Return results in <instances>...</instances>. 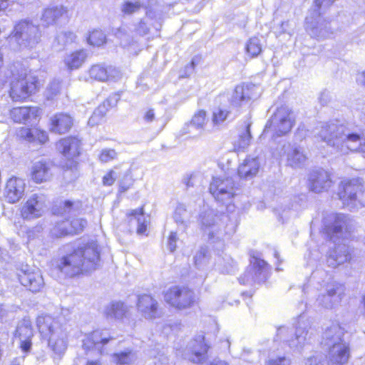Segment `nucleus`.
<instances>
[{
  "instance_id": "f257e3e1",
  "label": "nucleus",
  "mask_w": 365,
  "mask_h": 365,
  "mask_svg": "<svg viewBox=\"0 0 365 365\" xmlns=\"http://www.w3.org/2000/svg\"><path fill=\"white\" fill-rule=\"evenodd\" d=\"M209 190L217 202L226 205L230 215L207 207L200 214L198 221L208 241L212 244L219 243V247H223L225 242L236 231L237 215L235 213V205L232 202L237 195V187L231 178L214 177Z\"/></svg>"
},
{
  "instance_id": "f03ea898",
  "label": "nucleus",
  "mask_w": 365,
  "mask_h": 365,
  "mask_svg": "<svg viewBox=\"0 0 365 365\" xmlns=\"http://www.w3.org/2000/svg\"><path fill=\"white\" fill-rule=\"evenodd\" d=\"M354 229V222L349 216L341 213H331L323 220V231L334 242V247L327 256L329 267L335 268L349 261L351 250L344 242L336 243V240L347 239Z\"/></svg>"
},
{
  "instance_id": "7ed1b4c3",
  "label": "nucleus",
  "mask_w": 365,
  "mask_h": 365,
  "mask_svg": "<svg viewBox=\"0 0 365 365\" xmlns=\"http://www.w3.org/2000/svg\"><path fill=\"white\" fill-rule=\"evenodd\" d=\"M313 133L315 138L341 154H347L349 151L365 153V133L350 132L338 121L322 123Z\"/></svg>"
},
{
  "instance_id": "20e7f679",
  "label": "nucleus",
  "mask_w": 365,
  "mask_h": 365,
  "mask_svg": "<svg viewBox=\"0 0 365 365\" xmlns=\"http://www.w3.org/2000/svg\"><path fill=\"white\" fill-rule=\"evenodd\" d=\"M344 329L339 323L332 322L322 335L321 344L329 349L328 358L321 352H315L307 358L305 365H344L350 356L349 346L344 339Z\"/></svg>"
},
{
  "instance_id": "39448f33",
  "label": "nucleus",
  "mask_w": 365,
  "mask_h": 365,
  "mask_svg": "<svg viewBox=\"0 0 365 365\" xmlns=\"http://www.w3.org/2000/svg\"><path fill=\"white\" fill-rule=\"evenodd\" d=\"M99 261L98 244L96 241H91L72 253L63 256L58 260L57 267L66 277H73L96 269Z\"/></svg>"
},
{
  "instance_id": "423d86ee",
  "label": "nucleus",
  "mask_w": 365,
  "mask_h": 365,
  "mask_svg": "<svg viewBox=\"0 0 365 365\" xmlns=\"http://www.w3.org/2000/svg\"><path fill=\"white\" fill-rule=\"evenodd\" d=\"M338 289L339 284L332 280L331 274L328 271L317 268L304 284L302 292L310 301L311 298L316 296L317 292H319L316 299L318 306L331 309L339 301L336 294Z\"/></svg>"
},
{
  "instance_id": "0eeeda50",
  "label": "nucleus",
  "mask_w": 365,
  "mask_h": 365,
  "mask_svg": "<svg viewBox=\"0 0 365 365\" xmlns=\"http://www.w3.org/2000/svg\"><path fill=\"white\" fill-rule=\"evenodd\" d=\"M259 88L255 84H242L237 86L230 97L229 109L225 107L214 108L212 115V123L216 128H220L227 119H234L238 115V110L233 111L235 108L241 107L249 103L250 100L259 96Z\"/></svg>"
},
{
  "instance_id": "6e6552de",
  "label": "nucleus",
  "mask_w": 365,
  "mask_h": 365,
  "mask_svg": "<svg viewBox=\"0 0 365 365\" xmlns=\"http://www.w3.org/2000/svg\"><path fill=\"white\" fill-rule=\"evenodd\" d=\"M36 325L41 336L48 339V346L54 354V359H61L67 349L66 329L49 315L38 316Z\"/></svg>"
},
{
  "instance_id": "1a4fd4ad",
  "label": "nucleus",
  "mask_w": 365,
  "mask_h": 365,
  "mask_svg": "<svg viewBox=\"0 0 365 365\" xmlns=\"http://www.w3.org/2000/svg\"><path fill=\"white\" fill-rule=\"evenodd\" d=\"M311 327L309 321L304 314L298 317L293 329L282 326L277 329V337L286 342L294 352L301 353L304 347L312 342Z\"/></svg>"
},
{
  "instance_id": "9d476101",
  "label": "nucleus",
  "mask_w": 365,
  "mask_h": 365,
  "mask_svg": "<svg viewBox=\"0 0 365 365\" xmlns=\"http://www.w3.org/2000/svg\"><path fill=\"white\" fill-rule=\"evenodd\" d=\"M294 123L293 113L287 106L277 108L266 123L262 137L274 139L276 137L284 135L291 130Z\"/></svg>"
},
{
  "instance_id": "9b49d317",
  "label": "nucleus",
  "mask_w": 365,
  "mask_h": 365,
  "mask_svg": "<svg viewBox=\"0 0 365 365\" xmlns=\"http://www.w3.org/2000/svg\"><path fill=\"white\" fill-rule=\"evenodd\" d=\"M338 195L344 205L351 210L365 205V192L356 180L342 182Z\"/></svg>"
},
{
  "instance_id": "f8f14e48",
  "label": "nucleus",
  "mask_w": 365,
  "mask_h": 365,
  "mask_svg": "<svg viewBox=\"0 0 365 365\" xmlns=\"http://www.w3.org/2000/svg\"><path fill=\"white\" fill-rule=\"evenodd\" d=\"M41 37L38 26L30 21H20L14 27L10 41H16L20 47L32 48L36 45Z\"/></svg>"
},
{
  "instance_id": "ddd939ff",
  "label": "nucleus",
  "mask_w": 365,
  "mask_h": 365,
  "mask_svg": "<svg viewBox=\"0 0 365 365\" xmlns=\"http://www.w3.org/2000/svg\"><path fill=\"white\" fill-rule=\"evenodd\" d=\"M270 266L264 259L253 256L250 266L242 276L239 278L242 284H261L264 282L270 274Z\"/></svg>"
},
{
  "instance_id": "4468645a",
  "label": "nucleus",
  "mask_w": 365,
  "mask_h": 365,
  "mask_svg": "<svg viewBox=\"0 0 365 365\" xmlns=\"http://www.w3.org/2000/svg\"><path fill=\"white\" fill-rule=\"evenodd\" d=\"M39 86L40 82L36 76L25 73L23 77L11 83L10 96L13 101H23L35 92Z\"/></svg>"
},
{
  "instance_id": "2eb2a0df",
  "label": "nucleus",
  "mask_w": 365,
  "mask_h": 365,
  "mask_svg": "<svg viewBox=\"0 0 365 365\" xmlns=\"http://www.w3.org/2000/svg\"><path fill=\"white\" fill-rule=\"evenodd\" d=\"M165 300L171 306L184 309L191 307L195 302V294L186 287L173 286L165 293Z\"/></svg>"
},
{
  "instance_id": "dca6fc26",
  "label": "nucleus",
  "mask_w": 365,
  "mask_h": 365,
  "mask_svg": "<svg viewBox=\"0 0 365 365\" xmlns=\"http://www.w3.org/2000/svg\"><path fill=\"white\" fill-rule=\"evenodd\" d=\"M48 200L41 193L31 195L22 206L21 213L24 219L33 220L41 217L47 210Z\"/></svg>"
},
{
  "instance_id": "f3484780",
  "label": "nucleus",
  "mask_w": 365,
  "mask_h": 365,
  "mask_svg": "<svg viewBox=\"0 0 365 365\" xmlns=\"http://www.w3.org/2000/svg\"><path fill=\"white\" fill-rule=\"evenodd\" d=\"M305 29L309 35L317 39H325L331 35L328 23L320 16V12L313 11L305 19Z\"/></svg>"
},
{
  "instance_id": "a211bd4d",
  "label": "nucleus",
  "mask_w": 365,
  "mask_h": 365,
  "mask_svg": "<svg viewBox=\"0 0 365 365\" xmlns=\"http://www.w3.org/2000/svg\"><path fill=\"white\" fill-rule=\"evenodd\" d=\"M20 283L32 292H39L44 286L42 274L38 269L28 264L21 267L17 273Z\"/></svg>"
},
{
  "instance_id": "6ab92c4d",
  "label": "nucleus",
  "mask_w": 365,
  "mask_h": 365,
  "mask_svg": "<svg viewBox=\"0 0 365 365\" xmlns=\"http://www.w3.org/2000/svg\"><path fill=\"white\" fill-rule=\"evenodd\" d=\"M208 348L204 336L199 335L189 342L182 357L192 363L202 364L206 359Z\"/></svg>"
},
{
  "instance_id": "aec40b11",
  "label": "nucleus",
  "mask_w": 365,
  "mask_h": 365,
  "mask_svg": "<svg viewBox=\"0 0 365 365\" xmlns=\"http://www.w3.org/2000/svg\"><path fill=\"white\" fill-rule=\"evenodd\" d=\"M113 339L108 330H95L85 335L82 347L86 352L96 350L102 355L104 354L103 346Z\"/></svg>"
},
{
  "instance_id": "412c9836",
  "label": "nucleus",
  "mask_w": 365,
  "mask_h": 365,
  "mask_svg": "<svg viewBox=\"0 0 365 365\" xmlns=\"http://www.w3.org/2000/svg\"><path fill=\"white\" fill-rule=\"evenodd\" d=\"M26 183L24 180L12 177L9 178L5 185L3 197L9 203H16L24 195Z\"/></svg>"
},
{
  "instance_id": "4be33fe9",
  "label": "nucleus",
  "mask_w": 365,
  "mask_h": 365,
  "mask_svg": "<svg viewBox=\"0 0 365 365\" xmlns=\"http://www.w3.org/2000/svg\"><path fill=\"white\" fill-rule=\"evenodd\" d=\"M137 307L139 313L145 319H152L160 317L158 302L151 295H140Z\"/></svg>"
},
{
  "instance_id": "5701e85b",
  "label": "nucleus",
  "mask_w": 365,
  "mask_h": 365,
  "mask_svg": "<svg viewBox=\"0 0 365 365\" xmlns=\"http://www.w3.org/2000/svg\"><path fill=\"white\" fill-rule=\"evenodd\" d=\"M331 184L329 173L323 169L313 170L309 175V186L314 192L327 191Z\"/></svg>"
},
{
  "instance_id": "b1692460",
  "label": "nucleus",
  "mask_w": 365,
  "mask_h": 365,
  "mask_svg": "<svg viewBox=\"0 0 365 365\" xmlns=\"http://www.w3.org/2000/svg\"><path fill=\"white\" fill-rule=\"evenodd\" d=\"M80 146L81 140L72 136L62 138L56 144L58 150L68 159L78 156Z\"/></svg>"
},
{
  "instance_id": "393cba45",
  "label": "nucleus",
  "mask_w": 365,
  "mask_h": 365,
  "mask_svg": "<svg viewBox=\"0 0 365 365\" xmlns=\"http://www.w3.org/2000/svg\"><path fill=\"white\" fill-rule=\"evenodd\" d=\"M41 110L38 107H17L11 110L10 115L16 123H26L39 117Z\"/></svg>"
},
{
  "instance_id": "a878e982",
  "label": "nucleus",
  "mask_w": 365,
  "mask_h": 365,
  "mask_svg": "<svg viewBox=\"0 0 365 365\" xmlns=\"http://www.w3.org/2000/svg\"><path fill=\"white\" fill-rule=\"evenodd\" d=\"M72 125L73 118L67 113H59L50 118V130L55 133H65L71 128Z\"/></svg>"
},
{
  "instance_id": "bb28decb",
  "label": "nucleus",
  "mask_w": 365,
  "mask_h": 365,
  "mask_svg": "<svg viewBox=\"0 0 365 365\" xmlns=\"http://www.w3.org/2000/svg\"><path fill=\"white\" fill-rule=\"evenodd\" d=\"M259 167V158L249 155L238 167L239 177L245 180H250L258 173Z\"/></svg>"
},
{
  "instance_id": "cd10ccee",
  "label": "nucleus",
  "mask_w": 365,
  "mask_h": 365,
  "mask_svg": "<svg viewBox=\"0 0 365 365\" xmlns=\"http://www.w3.org/2000/svg\"><path fill=\"white\" fill-rule=\"evenodd\" d=\"M206 121V112L200 110L194 114L189 123L185 125L182 132L183 134L200 135L204 129Z\"/></svg>"
},
{
  "instance_id": "c85d7f7f",
  "label": "nucleus",
  "mask_w": 365,
  "mask_h": 365,
  "mask_svg": "<svg viewBox=\"0 0 365 365\" xmlns=\"http://www.w3.org/2000/svg\"><path fill=\"white\" fill-rule=\"evenodd\" d=\"M127 217L130 225L137 226L138 234L142 235L145 232L148 221L142 207L131 210Z\"/></svg>"
},
{
  "instance_id": "c756f323",
  "label": "nucleus",
  "mask_w": 365,
  "mask_h": 365,
  "mask_svg": "<svg viewBox=\"0 0 365 365\" xmlns=\"http://www.w3.org/2000/svg\"><path fill=\"white\" fill-rule=\"evenodd\" d=\"M18 135L20 138L29 142L38 141L41 144L45 143L48 139V134L46 131L36 128H22L19 131Z\"/></svg>"
},
{
  "instance_id": "7c9ffc66",
  "label": "nucleus",
  "mask_w": 365,
  "mask_h": 365,
  "mask_svg": "<svg viewBox=\"0 0 365 365\" xmlns=\"http://www.w3.org/2000/svg\"><path fill=\"white\" fill-rule=\"evenodd\" d=\"M49 165L44 161H38L34 163L31 168V178L37 183L47 181L50 179Z\"/></svg>"
},
{
  "instance_id": "2f4dec72",
  "label": "nucleus",
  "mask_w": 365,
  "mask_h": 365,
  "mask_svg": "<svg viewBox=\"0 0 365 365\" xmlns=\"http://www.w3.org/2000/svg\"><path fill=\"white\" fill-rule=\"evenodd\" d=\"M307 160V156L303 149L295 144L287 153V164L292 168H301L304 166Z\"/></svg>"
},
{
  "instance_id": "473e14b6",
  "label": "nucleus",
  "mask_w": 365,
  "mask_h": 365,
  "mask_svg": "<svg viewBox=\"0 0 365 365\" xmlns=\"http://www.w3.org/2000/svg\"><path fill=\"white\" fill-rule=\"evenodd\" d=\"M87 225V221L83 218L67 220L58 225L61 235L76 234L83 230Z\"/></svg>"
},
{
  "instance_id": "72a5a7b5",
  "label": "nucleus",
  "mask_w": 365,
  "mask_h": 365,
  "mask_svg": "<svg viewBox=\"0 0 365 365\" xmlns=\"http://www.w3.org/2000/svg\"><path fill=\"white\" fill-rule=\"evenodd\" d=\"M110 73H108V70H84V73L80 77V80L87 82L93 81L104 82L112 80L113 78L111 73H118V70H110Z\"/></svg>"
},
{
  "instance_id": "f704fd0d",
  "label": "nucleus",
  "mask_w": 365,
  "mask_h": 365,
  "mask_svg": "<svg viewBox=\"0 0 365 365\" xmlns=\"http://www.w3.org/2000/svg\"><path fill=\"white\" fill-rule=\"evenodd\" d=\"M86 58V51L85 50H79L66 55L63 61L68 68H78L83 65Z\"/></svg>"
},
{
  "instance_id": "c9c22d12",
  "label": "nucleus",
  "mask_w": 365,
  "mask_h": 365,
  "mask_svg": "<svg viewBox=\"0 0 365 365\" xmlns=\"http://www.w3.org/2000/svg\"><path fill=\"white\" fill-rule=\"evenodd\" d=\"M128 309L125 304L121 302H112L105 309V315L107 319H119L123 317Z\"/></svg>"
},
{
  "instance_id": "e433bc0d",
  "label": "nucleus",
  "mask_w": 365,
  "mask_h": 365,
  "mask_svg": "<svg viewBox=\"0 0 365 365\" xmlns=\"http://www.w3.org/2000/svg\"><path fill=\"white\" fill-rule=\"evenodd\" d=\"M66 11V9L63 6L46 9L42 14L41 21L47 26L53 24Z\"/></svg>"
},
{
  "instance_id": "4c0bfd02",
  "label": "nucleus",
  "mask_w": 365,
  "mask_h": 365,
  "mask_svg": "<svg viewBox=\"0 0 365 365\" xmlns=\"http://www.w3.org/2000/svg\"><path fill=\"white\" fill-rule=\"evenodd\" d=\"M235 262L228 255H224L218 254L216 259L215 266L222 273L231 274L235 270Z\"/></svg>"
},
{
  "instance_id": "58836bf2",
  "label": "nucleus",
  "mask_w": 365,
  "mask_h": 365,
  "mask_svg": "<svg viewBox=\"0 0 365 365\" xmlns=\"http://www.w3.org/2000/svg\"><path fill=\"white\" fill-rule=\"evenodd\" d=\"M137 358L136 353L129 349L112 355L113 361L117 365H131Z\"/></svg>"
},
{
  "instance_id": "ea45409f",
  "label": "nucleus",
  "mask_w": 365,
  "mask_h": 365,
  "mask_svg": "<svg viewBox=\"0 0 365 365\" xmlns=\"http://www.w3.org/2000/svg\"><path fill=\"white\" fill-rule=\"evenodd\" d=\"M14 336L20 339H31L33 336V330L31 322L29 319L24 318L19 322L17 325Z\"/></svg>"
},
{
  "instance_id": "a19ab883",
  "label": "nucleus",
  "mask_w": 365,
  "mask_h": 365,
  "mask_svg": "<svg viewBox=\"0 0 365 365\" xmlns=\"http://www.w3.org/2000/svg\"><path fill=\"white\" fill-rule=\"evenodd\" d=\"M76 38V34L70 31H62L58 33L55 38L54 46L57 49L61 50L67 45L75 41Z\"/></svg>"
},
{
  "instance_id": "79ce46f5",
  "label": "nucleus",
  "mask_w": 365,
  "mask_h": 365,
  "mask_svg": "<svg viewBox=\"0 0 365 365\" xmlns=\"http://www.w3.org/2000/svg\"><path fill=\"white\" fill-rule=\"evenodd\" d=\"M78 208V202H72L71 200H65L59 207V209L53 208V213L66 215L67 214H73Z\"/></svg>"
},
{
  "instance_id": "37998d69",
  "label": "nucleus",
  "mask_w": 365,
  "mask_h": 365,
  "mask_svg": "<svg viewBox=\"0 0 365 365\" xmlns=\"http://www.w3.org/2000/svg\"><path fill=\"white\" fill-rule=\"evenodd\" d=\"M187 213V207L182 203H178L175 211L174 219L175 222L182 226V230L184 231L187 227V222L185 220Z\"/></svg>"
},
{
  "instance_id": "c03bdc74",
  "label": "nucleus",
  "mask_w": 365,
  "mask_h": 365,
  "mask_svg": "<svg viewBox=\"0 0 365 365\" xmlns=\"http://www.w3.org/2000/svg\"><path fill=\"white\" fill-rule=\"evenodd\" d=\"M292 146L293 145L289 143L280 140L275 148H272L273 157L277 159L282 158L284 156L287 157V153L291 150Z\"/></svg>"
},
{
  "instance_id": "a18cd8bd",
  "label": "nucleus",
  "mask_w": 365,
  "mask_h": 365,
  "mask_svg": "<svg viewBox=\"0 0 365 365\" xmlns=\"http://www.w3.org/2000/svg\"><path fill=\"white\" fill-rule=\"evenodd\" d=\"M87 41L93 46H101L106 43V37L101 30H93L90 33Z\"/></svg>"
},
{
  "instance_id": "49530a36",
  "label": "nucleus",
  "mask_w": 365,
  "mask_h": 365,
  "mask_svg": "<svg viewBox=\"0 0 365 365\" xmlns=\"http://www.w3.org/2000/svg\"><path fill=\"white\" fill-rule=\"evenodd\" d=\"M246 51L252 57L258 56L262 52L260 40L257 37L250 38L246 45Z\"/></svg>"
},
{
  "instance_id": "de8ad7c7",
  "label": "nucleus",
  "mask_w": 365,
  "mask_h": 365,
  "mask_svg": "<svg viewBox=\"0 0 365 365\" xmlns=\"http://www.w3.org/2000/svg\"><path fill=\"white\" fill-rule=\"evenodd\" d=\"M167 349L163 347L161 349H159L158 348L150 352V356L155 359V364L158 363L160 365H166L168 364L170 361Z\"/></svg>"
},
{
  "instance_id": "09e8293b",
  "label": "nucleus",
  "mask_w": 365,
  "mask_h": 365,
  "mask_svg": "<svg viewBox=\"0 0 365 365\" xmlns=\"http://www.w3.org/2000/svg\"><path fill=\"white\" fill-rule=\"evenodd\" d=\"M143 6L140 1H125L120 6V11L125 15H131L138 12Z\"/></svg>"
},
{
  "instance_id": "8fccbe9b",
  "label": "nucleus",
  "mask_w": 365,
  "mask_h": 365,
  "mask_svg": "<svg viewBox=\"0 0 365 365\" xmlns=\"http://www.w3.org/2000/svg\"><path fill=\"white\" fill-rule=\"evenodd\" d=\"M252 136L250 134V124L246 125V130L239 137L236 146L238 150H245L250 143Z\"/></svg>"
},
{
  "instance_id": "3c124183",
  "label": "nucleus",
  "mask_w": 365,
  "mask_h": 365,
  "mask_svg": "<svg viewBox=\"0 0 365 365\" xmlns=\"http://www.w3.org/2000/svg\"><path fill=\"white\" fill-rule=\"evenodd\" d=\"M209 252L206 247H201L194 256L195 264L200 267L207 264L209 260Z\"/></svg>"
},
{
  "instance_id": "603ef678",
  "label": "nucleus",
  "mask_w": 365,
  "mask_h": 365,
  "mask_svg": "<svg viewBox=\"0 0 365 365\" xmlns=\"http://www.w3.org/2000/svg\"><path fill=\"white\" fill-rule=\"evenodd\" d=\"M61 88V82L58 79H53L48 84L46 91V97L48 100L53 99L59 93Z\"/></svg>"
},
{
  "instance_id": "864d4df0",
  "label": "nucleus",
  "mask_w": 365,
  "mask_h": 365,
  "mask_svg": "<svg viewBox=\"0 0 365 365\" xmlns=\"http://www.w3.org/2000/svg\"><path fill=\"white\" fill-rule=\"evenodd\" d=\"M117 157V153L113 149H103L99 155V160L102 163H108Z\"/></svg>"
},
{
  "instance_id": "5fc2aeb1",
  "label": "nucleus",
  "mask_w": 365,
  "mask_h": 365,
  "mask_svg": "<svg viewBox=\"0 0 365 365\" xmlns=\"http://www.w3.org/2000/svg\"><path fill=\"white\" fill-rule=\"evenodd\" d=\"M111 98H108L106 101L103 102L101 105H100L94 111L93 113L96 115H98L100 118L103 119L104 115L106 114L108 106L110 105Z\"/></svg>"
},
{
  "instance_id": "6e6d98bb",
  "label": "nucleus",
  "mask_w": 365,
  "mask_h": 365,
  "mask_svg": "<svg viewBox=\"0 0 365 365\" xmlns=\"http://www.w3.org/2000/svg\"><path fill=\"white\" fill-rule=\"evenodd\" d=\"M178 240V237L177 236V232H171L168 237V243H167V247L171 252H173L174 251H175V250L177 248Z\"/></svg>"
},
{
  "instance_id": "4d7b16f0",
  "label": "nucleus",
  "mask_w": 365,
  "mask_h": 365,
  "mask_svg": "<svg viewBox=\"0 0 365 365\" xmlns=\"http://www.w3.org/2000/svg\"><path fill=\"white\" fill-rule=\"evenodd\" d=\"M265 365H291L290 360L285 356H279L277 358H271Z\"/></svg>"
},
{
  "instance_id": "13d9d810",
  "label": "nucleus",
  "mask_w": 365,
  "mask_h": 365,
  "mask_svg": "<svg viewBox=\"0 0 365 365\" xmlns=\"http://www.w3.org/2000/svg\"><path fill=\"white\" fill-rule=\"evenodd\" d=\"M309 133V130L306 128L304 125H302L297 128L294 134V138L297 140H302L308 137Z\"/></svg>"
},
{
  "instance_id": "bf43d9fd",
  "label": "nucleus",
  "mask_w": 365,
  "mask_h": 365,
  "mask_svg": "<svg viewBox=\"0 0 365 365\" xmlns=\"http://www.w3.org/2000/svg\"><path fill=\"white\" fill-rule=\"evenodd\" d=\"M142 118L145 123H150L153 122L156 119L154 110L153 108L145 109L143 111Z\"/></svg>"
},
{
  "instance_id": "052dcab7",
  "label": "nucleus",
  "mask_w": 365,
  "mask_h": 365,
  "mask_svg": "<svg viewBox=\"0 0 365 365\" xmlns=\"http://www.w3.org/2000/svg\"><path fill=\"white\" fill-rule=\"evenodd\" d=\"M116 178L115 173L113 170H110L103 178V184L106 186L112 185Z\"/></svg>"
},
{
  "instance_id": "680f3d73",
  "label": "nucleus",
  "mask_w": 365,
  "mask_h": 365,
  "mask_svg": "<svg viewBox=\"0 0 365 365\" xmlns=\"http://www.w3.org/2000/svg\"><path fill=\"white\" fill-rule=\"evenodd\" d=\"M335 0H315V7L314 11L319 12V10L322 8H327L331 5Z\"/></svg>"
},
{
  "instance_id": "e2e57ef3",
  "label": "nucleus",
  "mask_w": 365,
  "mask_h": 365,
  "mask_svg": "<svg viewBox=\"0 0 365 365\" xmlns=\"http://www.w3.org/2000/svg\"><path fill=\"white\" fill-rule=\"evenodd\" d=\"M136 32L140 36H145L148 34L149 28L147 26L146 24L141 20L138 26H136Z\"/></svg>"
},
{
  "instance_id": "0e129e2a",
  "label": "nucleus",
  "mask_w": 365,
  "mask_h": 365,
  "mask_svg": "<svg viewBox=\"0 0 365 365\" xmlns=\"http://www.w3.org/2000/svg\"><path fill=\"white\" fill-rule=\"evenodd\" d=\"M19 341L21 350L25 353L29 352L31 348V339H20Z\"/></svg>"
},
{
  "instance_id": "69168bd1",
  "label": "nucleus",
  "mask_w": 365,
  "mask_h": 365,
  "mask_svg": "<svg viewBox=\"0 0 365 365\" xmlns=\"http://www.w3.org/2000/svg\"><path fill=\"white\" fill-rule=\"evenodd\" d=\"M101 118L97 115H96V114L93 113V115L90 117L88 123L91 126H94L98 125L101 121Z\"/></svg>"
},
{
  "instance_id": "338daca9",
  "label": "nucleus",
  "mask_w": 365,
  "mask_h": 365,
  "mask_svg": "<svg viewBox=\"0 0 365 365\" xmlns=\"http://www.w3.org/2000/svg\"><path fill=\"white\" fill-rule=\"evenodd\" d=\"M8 309L3 304H0V320L2 321L5 317H6L8 314Z\"/></svg>"
},
{
  "instance_id": "774afa93",
  "label": "nucleus",
  "mask_w": 365,
  "mask_h": 365,
  "mask_svg": "<svg viewBox=\"0 0 365 365\" xmlns=\"http://www.w3.org/2000/svg\"><path fill=\"white\" fill-rule=\"evenodd\" d=\"M356 81L359 83L365 86V70L358 73Z\"/></svg>"
}]
</instances>
